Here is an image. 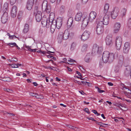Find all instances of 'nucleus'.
<instances>
[{"label":"nucleus","mask_w":131,"mask_h":131,"mask_svg":"<svg viewBox=\"0 0 131 131\" xmlns=\"http://www.w3.org/2000/svg\"><path fill=\"white\" fill-rule=\"evenodd\" d=\"M113 53H111L108 51H104L102 55V59L104 62L106 63L109 61L112 62L113 60L114 56Z\"/></svg>","instance_id":"obj_1"},{"label":"nucleus","mask_w":131,"mask_h":131,"mask_svg":"<svg viewBox=\"0 0 131 131\" xmlns=\"http://www.w3.org/2000/svg\"><path fill=\"white\" fill-rule=\"evenodd\" d=\"M102 51V47H99V46L96 44H94L92 49V53H97L100 54Z\"/></svg>","instance_id":"obj_2"},{"label":"nucleus","mask_w":131,"mask_h":131,"mask_svg":"<svg viewBox=\"0 0 131 131\" xmlns=\"http://www.w3.org/2000/svg\"><path fill=\"white\" fill-rule=\"evenodd\" d=\"M122 43V40L121 37L119 36L117 37L116 41V46L118 50L120 49Z\"/></svg>","instance_id":"obj_3"},{"label":"nucleus","mask_w":131,"mask_h":131,"mask_svg":"<svg viewBox=\"0 0 131 131\" xmlns=\"http://www.w3.org/2000/svg\"><path fill=\"white\" fill-rule=\"evenodd\" d=\"M8 15L7 13L5 11L4 12L1 17V21L2 23L5 24L8 20Z\"/></svg>","instance_id":"obj_4"},{"label":"nucleus","mask_w":131,"mask_h":131,"mask_svg":"<svg viewBox=\"0 0 131 131\" xmlns=\"http://www.w3.org/2000/svg\"><path fill=\"white\" fill-rule=\"evenodd\" d=\"M110 17L109 15L105 14L103 17H102L100 18L102 20V21L104 25H107L108 24L110 20Z\"/></svg>","instance_id":"obj_5"},{"label":"nucleus","mask_w":131,"mask_h":131,"mask_svg":"<svg viewBox=\"0 0 131 131\" xmlns=\"http://www.w3.org/2000/svg\"><path fill=\"white\" fill-rule=\"evenodd\" d=\"M119 9L117 7H115L113 11L111 13V17L112 18H116L118 15Z\"/></svg>","instance_id":"obj_6"},{"label":"nucleus","mask_w":131,"mask_h":131,"mask_svg":"<svg viewBox=\"0 0 131 131\" xmlns=\"http://www.w3.org/2000/svg\"><path fill=\"white\" fill-rule=\"evenodd\" d=\"M90 32L88 31H85L82 35L81 39L83 41L87 40L90 37Z\"/></svg>","instance_id":"obj_7"},{"label":"nucleus","mask_w":131,"mask_h":131,"mask_svg":"<svg viewBox=\"0 0 131 131\" xmlns=\"http://www.w3.org/2000/svg\"><path fill=\"white\" fill-rule=\"evenodd\" d=\"M17 10V7L15 5L13 6L11 11V15L12 17L14 18L16 17Z\"/></svg>","instance_id":"obj_8"},{"label":"nucleus","mask_w":131,"mask_h":131,"mask_svg":"<svg viewBox=\"0 0 131 131\" xmlns=\"http://www.w3.org/2000/svg\"><path fill=\"white\" fill-rule=\"evenodd\" d=\"M96 13L94 11H92L90 14L89 17V21L90 22H92L96 18Z\"/></svg>","instance_id":"obj_9"},{"label":"nucleus","mask_w":131,"mask_h":131,"mask_svg":"<svg viewBox=\"0 0 131 131\" xmlns=\"http://www.w3.org/2000/svg\"><path fill=\"white\" fill-rule=\"evenodd\" d=\"M62 19L61 17L57 18V20H56L55 24L57 28H60L62 25Z\"/></svg>","instance_id":"obj_10"},{"label":"nucleus","mask_w":131,"mask_h":131,"mask_svg":"<svg viewBox=\"0 0 131 131\" xmlns=\"http://www.w3.org/2000/svg\"><path fill=\"white\" fill-rule=\"evenodd\" d=\"M42 13L40 11L38 10L35 15L36 19L37 22H40L42 18Z\"/></svg>","instance_id":"obj_11"},{"label":"nucleus","mask_w":131,"mask_h":131,"mask_svg":"<svg viewBox=\"0 0 131 131\" xmlns=\"http://www.w3.org/2000/svg\"><path fill=\"white\" fill-rule=\"evenodd\" d=\"M130 43L128 42H126L124 44L123 48V52L125 53H127L130 48Z\"/></svg>","instance_id":"obj_12"},{"label":"nucleus","mask_w":131,"mask_h":131,"mask_svg":"<svg viewBox=\"0 0 131 131\" xmlns=\"http://www.w3.org/2000/svg\"><path fill=\"white\" fill-rule=\"evenodd\" d=\"M34 0H28L26 5V7L28 10H30L34 4Z\"/></svg>","instance_id":"obj_13"},{"label":"nucleus","mask_w":131,"mask_h":131,"mask_svg":"<svg viewBox=\"0 0 131 131\" xmlns=\"http://www.w3.org/2000/svg\"><path fill=\"white\" fill-rule=\"evenodd\" d=\"M121 27V24L119 23H117L114 25V31L115 33H117L119 31Z\"/></svg>","instance_id":"obj_14"},{"label":"nucleus","mask_w":131,"mask_h":131,"mask_svg":"<svg viewBox=\"0 0 131 131\" xmlns=\"http://www.w3.org/2000/svg\"><path fill=\"white\" fill-rule=\"evenodd\" d=\"M112 38L107 36L106 38L105 41L106 45L108 46L111 45L113 42L112 41Z\"/></svg>","instance_id":"obj_15"},{"label":"nucleus","mask_w":131,"mask_h":131,"mask_svg":"<svg viewBox=\"0 0 131 131\" xmlns=\"http://www.w3.org/2000/svg\"><path fill=\"white\" fill-rule=\"evenodd\" d=\"M82 14L81 12H79L76 14L75 18V20L77 21H79L81 20L82 17Z\"/></svg>","instance_id":"obj_16"},{"label":"nucleus","mask_w":131,"mask_h":131,"mask_svg":"<svg viewBox=\"0 0 131 131\" xmlns=\"http://www.w3.org/2000/svg\"><path fill=\"white\" fill-rule=\"evenodd\" d=\"M89 21L88 17L85 18L82 21V27L83 28L86 27L88 25Z\"/></svg>","instance_id":"obj_17"},{"label":"nucleus","mask_w":131,"mask_h":131,"mask_svg":"<svg viewBox=\"0 0 131 131\" xmlns=\"http://www.w3.org/2000/svg\"><path fill=\"white\" fill-rule=\"evenodd\" d=\"M70 33L67 30H65L64 33L62 32V36L63 40H66L67 39L69 36Z\"/></svg>","instance_id":"obj_18"},{"label":"nucleus","mask_w":131,"mask_h":131,"mask_svg":"<svg viewBox=\"0 0 131 131\" xmlns=\"http://www.w3.org/2000/svg\"><path fill=\"white\" fill-rule=\"evenodd\" d=\"M53 23H52L51 25L50 26V29L51 31L52 32H53L56 29V26L55 24L56 23V20H53Z\"/></svg>","instance_id":"obj_19"},{"label":"nucleus","mask_w":131,"mask_h":131,"mask_svg":"<svg viewBox=\"0 0 131 131\" xmlns=\"http://www.w3.org/2000/svg\"><path fill=\"white\" fill-rule=\"evenodd\" d=\"M96 31L97 34L98 35H100L102 34L104 31V27H96Z\"/></svg>","instance_id":"obj_20"},{"label":"nucleus","mask_w":131,"mask_h":131,"mask_svg":"<svg viewBox=\"0 0 131 131\" xmlns=\"http://www.w3.org/2000/svg\"><path fill=\"white\" fill-rule=\"evenodd\" d=\"M73 22V19L72 17H70L68 19L67 22V26L69 27H70L71 26Z\"/></svg>","instance_id":"obj_21"},{"label":"nucleus","mask_w":131,"mask_h":131,"mask_svg":"<svg viewBox=\"0 0 131 131\" xmlns=\"http://www.w3.org/2000/svg\"><path fill=\"white\" fill-rule=\"evenodd\" d=\"M51 15H50L49 17V18L47 22V24H46V27L47 28H49V27H50V25H51V24H52V23H53V20H52V19H51V21H50V19L51 18Z\"/></svg>","instance_id":"obj_22"},{"label":"nucleus","mask_w":131,"mask_h":131,"mask_svg":"<svg viewBox=\"0 0 131 131\" xmlns=\"http://www.w3.org/2000/svg\"><path fill=\"white\" fill-rule=\"evenodd\" d=\"M62 34V32H60L58 34L57 38V39L59 43H60L62 42V39H63Z\"/></svg>","instance_id":"obj_23"},{"label":"nucleus","mask_w":131,"mask_h":131,"mask_svg":"<svg viewBox=\"0 0 131 131\" xmlns=\"http://www.w3.org/2000/svg\"><path fill=\"white\" fill-rule=\"evenodd\" d=\"M121 86L122 87V89L124 90L125 89H127L128 90V92H125V94L126 93H129L131 94V90L129 89L128 88V86H125L124 84H122Z\"/></svg>","instance_id":"obj_24"},{"label":"nucleus","mask_w":131,"mask_h":131,"mask_svg":"<svg viewBox=\"0 0 131 131\" xmlns=\"http://www.w3.org/2000/svg\"><path fill=\"white\" fill-rule=\"evenodd\" d=\"M48 20L47 18L43 17L41 19V24L43 26H46L47 22L48 21Z\"/></svg>","instance_id":"obj_25"},{"label":"nucleus","mask_w":131,"mask_h":131,"mask_svg":"<svg viewBox=\"0 0 131 131\" xmlns=\"http://www.w3.org/2000/svg\"><path fill=\"white\" fill-rule=\"evenodd\" d=\"M109 7V5L108 4H105L104 8V13L105 14L107 12Z\"/></svg>","instance_id":"obj_26"},{"label":"nucleus","mask_w":131,"mask_h":131,"mask_svg":"<svg viewBox=\"0 0 131 131\" xmlns=\"http://www.w3.org/2000/svg\"><path fill=\"white\" fill-rule=\"evenodd\" d=\"M29 30V26L28 24H26L23 30V32L25 33H27Z\"/></svg>","instance_id":"obj_27"},{"label":"nucleus","mask_w":131,"mask_h":131,"mask_svg":"<svg viewBox=\"0 0 131 131\" xmlns=\"http://www.w3.org/2000/svg\"><path fill=\"white\" fill-rule=\"evenodd\" d=\"M100 21L97 24L96 27H104L103 25H104L102 21V20L100 18L99 19Z\"/></svg>","instance_id":"obj_28"},{"label":"nucleus","mask_w":131,"mask_h":131,"mask_svg":"<svg viewBox=\"0 0 131 131\" xmlns=\"http://www.w3.org/2000/svg\"><path fill=\"white\" fill-rule=\"evenodd\" d=\"M3 78V80H2L4 81L11 82L12 81V79L9 77H4Z\"/></svg>","instance_id":"obj_29"},{"label":"nucleus","mask_w":131,"mask_h":131,"mask_svg":"<svg viewBox=\"0 0 131 131\" xmlns=\"http://www.w3.org/2000/svg\"><path fill=\"white\" fill-rule=\"evenodd\" d=\"M37 52H41L43 54H51L50 53H53L54 52H52V51H41V50H38L37 51Z\"/></svg>","instance_id":"obj_30"},{"label":"nucleus","mask_w":131,"mask_h":131,"mask_svg":"<svg viewBox=\"0 0 131 131\" xmlns=\"http://www.w3.org/2000/svg\"><path fill=\"white\" fill-rule=\"evenodd\" d=\"M51 7L50 5H48L46 7L45 9V11L48 13H49L51 10Z\"/></svg>","instance_id":"obj_31"},{"label":"nucleus","mask_w":131,"mask_h":131,"mask_svg":"<svg viewBox=\"0 0 131 131\" xmlns=\"http://www.w3.org/2000/svg\"><path fill=\"white\" fill-rule=\"evenodd\" d=\"M88 47V45L86 44H84L83 45L82 48V51L83 52L86 51L87 50Z\"/></svg>","instance_id":"obj_32"},{"label":"nucleus","mask_w":131,"mask_h":131,"mask_svg":"<svg viewBox=\"0 0 131 131\" xmlns=\"http://www.w3.org/2000/svg\"><path fill=\"white\" fill-rule=\"evenodd\" d=\"M49 5L48 4L46 0H45L43 1L42 4V7L43 8V7H47V6Z\"/></svg>","instance_id":"obj_33"},{"label":"nucleus","mask_w":131,"mask_h":131,"mask_svg":"<svg viewBox=\"0 0 131 131\" xmlns=\"http://www.w3.org/2000/svg\"><path fill=\"white\" fill-rule=\"evenodd\" d=\"M85 61L87 62H89L91 60V59L89 56H85L84 59Z\"/></svg>","instance_id":"obj_34"},{"label":"nucleus","mask_w":131,"mask_h":131,"mask_svg":"<svg viewBox=\"0 0 131 131\" xmlns=\"http://www.w3.org/2000/svg\"><path fill=\"white\" fill-rule=\"evenodd\" d=\"M76 46V45L75 43H72L71 46L70 48L71 50L72 51L74 50Z\"/></svg>","instance_id":"obj_35"},{"label":"nucleus","mask_w":131,"mask_h":131,"mask_svg":"<svg viewBox=\"0 0 131 131\" xmlns=\"http://www.w3.org/2000/svg\"><path fill=\"white\" fill-rule=\"evenodd\" d=\"M65 10V7L64 6L62 5L60 8V10L61 12L63 13L64 12Z\"/></svg>","instance_id":"obj_36"},{"label":"nucleus","mask_w":131,"mask_h":131,"mask_svg":"<svg viewBox=\"0 0 131 131\" xmlns=\"http://www.w3.org/2000/svg\"><path fill=\"white\" fill-rule=\"evenodd\" d=\"M130 71L126 69L125 71V74L126 76H129L130 74Z\"/></svg>","instance_id":"obj_37"},{"label":"nucleus","mask_w":131,"mask_h":131,"mask_svg":"<svg viewBox=\"0 0 131 131\" xmlns=\"http://www.w3.org/2000/svg\"><path fill=\"white\" fill-rule=\"evenodd\" d=\"M8 45H14V46L16 47L19 50L20 49V48L16 44V43L15 42H14L13 43H8Z\"/></svg>","instance_id":"obj_38"},{"label":"nucleus","mask_w":131,"mask_h":131,"mask_svg":"<svg viewBox=\"0 0 131 131\" xmlns=\"http://www.w3.org/2000/svg\"><path fill=\"white\" fill-rule=\"evenodd\" d=\"M128 26L130 29H131V18H130L128 20Z\"/></svg>","instance_id":"obj_39"},{"label":"nucleus","mask_w":131,"mask_h":131,"mask_svg":"<svg viewBox=\"0 0 131 131\" xmlns=\"http://www.w3.org/2000/svg\"><path fill=\"white\" fill-rule=\"evenodd\" d=\"M78 28L76 26H73L71 28L72 31H76L77 30Z\"/></svg>","instance_id":"obj_40"},{"label":"nucleus","mask_w":131,"mask_h":131,"mask_svg":"<svg viewBox=\"0 0 131 131\" xmlns=\"http://www.w3.org/2000/svg\"><path fill=\"white\" fill-rule=\"evenodd\" d=\"M126 11L127 10L125 8H124L122 9V12L123 16H124L125 15Z\"/></svg>","instance_id":"obj_41"},{"label":"nucleus","mask_w":131,"mask_h":131,"mask_svg":"<svg viewBox=\"0 0 131 131\" xmlns=\"http://www.w3.org/2000/svg\"><path fill=\"white\" fill-rule=\"evenodd\" d=\"M96 124L100 125V127H106L105 126H104V124L102 123L101 122H96Z\"/></svg>","instance_id":"obj_42"},{"label":"nucleus","mask_w":131,"mask_h":131,"mask_svg":"<svg viewBox=\"0 0 131 131\" xmlns=\"http://www.w3.org/2000/svg\"><path fill=\"white\" fill-rule=\"evenodd\" d=\"M114 105L115 106H117L118 107L120 108L121 109H122L120 107V106H121V107H123V106L122 105V104L121 103H115L114 104Z\"/></svg>","instance_id":"obj_43"},{"label":"nucleus","mask_w":131,"mask_h":131,"mask_svg":"<svg viewBox=\"0 0 131 131\" xmlns=\"http://www.w3.org/2000/svg\"><path fill=\"white\" fill-rule=\"evenodd\" d=\"M9 65H10L12 67L14 68H18V65H17V64H9Z\"/></svg>","instance_id":"obj_44"},{"label":"nucleus","mask_w":131,"mask_h":131,"mask_svg":"<svg viewBox=\"0 0 131 131\" xmlns=\"http://www.w3.org/2000/svg\"><path fill=\"white\" fill-rule=\"evenodd\" d=\"M47 69H52L56 71H57V70L56 69H57V68H55L53 67H47V68H46Z\"/></svg>","instance_id":"obj_45"},{"label":"nucleus","mask_w":131,"mask_h":131,"mask_svg":"<svg viewBox=\"0 0 131 131\" xmlns=\"http://www.w3.org/2000/svg\"><path fill=\"white\" fill-rule=\"evenodd\" d=\"M17 0H10V3L11 5H13L16 2Z\"/></svg>","instance_id":"obj_46"},{"label":"nucleus","mask_w":131,"mask_h":131,"mask_svg":"<svg viewBox=\"0 0 131 131\" xmlns=\"http://www.w3.org/2000/svg\"><path fill=\"white\" fill-rule=\"evenodd\" d=\"M67 127L69 128L72 129H74L75 127L72 126L70 125H67Z\"/></svg>","instance_id":"obj_47"},{"label":"nucleus","mask_w":131,"mask_h":131,"mask_svg":"<svg viewBox=\"0 0 131 131\" xmlns=\"http://www.w3.org/2000/svg\"><path fill=\"white\" fill-rule=\"evenodd\" d=\"M113 55L114 57H113V60L115 58L117 57L118 56V53L116 52H115L114 54L113 53Z\"/></svg>","instance_id":"obj_48"},{"label":"nucleus","mask_w":131,"mask_h":131,"mask_svg":"<svg viewBox=\"0 0 131 131\" xmlns=\"http://www.w3.org/2000/svg\"><path fill=\"white\" fill-rule=\"evenodd\" d=\"M87 118L88 119L90 120H91L92 121L95 122H97V121L96 120H95L93 118L90 117H87Z\"/></svg>","instance_id":"obj_49"},{"label":"nucleus","mask_w":131,"mask_h":131,"mask_svg":"<svg viewBox=\"0 0 131 131\" xmlns=\"http://www.w3.org/2000/svg\"><path fill=\"white\" fill-rule=\"evenodd\" d=\"M54 52L53 53H52L53 54H54V52ZM51 53H50L51 54H49L50 55H47V57L48 58H52V56H51V55H53V54H51Z\"/></svg>","instance_id":"obj_50"},{"label":"nucleus","mask_w":131,"mask_h":131,"mask_svg":"<svg viewBox=\"0 0 131 131\" xmlns=\"http://www.w3.org/2000/svg\"><path fill=\"white\" fill-rule=\"evenodd\" d=\"M18 61V59L15 58H13L12 59V61H13L15 62H17Z\"/></svg>","instance_id":"obj_51"},{"label":"nucleus","mask_w":131,"mask_h":131,"mask_svg":"<svg viewBox=\"0 0 131 131\" xmlns=\"http://www.w3.org/2000/svg\"><path fill=\"white\" fill-rule=\"evenodd\" d=\"M7 92H9V93H12L13 92V90L11 89H7Z\"/></svg>","instance_id":"obj_52"},{"label":"nucleus","mask_w":131,"mask_h":131,"mask_svg":"<svg viewBox=\"0 0 131 131\" xmlns=\"http://www.w3.org/2000/svg\"><path fill=\"white\" fill-rule=\"evenodd\" d=\"M68 61L69 62H75V61L74 60L71 59H70V60H69Z\"/></svg>","instance_id":"obj_53"},{"label":"nucleus","mask_w":131,"mask_h":131,"mask_svg":"<svg viewBox=\"0 0 131 131\" xmlns=\"http://www.w3.org/2000/svg\"><path fill=\"white\" fill-rule=\"evenodd\" d=\"M88 1V0H82V2L83 4H85Z\"/></svg>","instance_id":"obj_54"},{"label":"nucleus","mask_w":131,"mask_h":131,"mask_svg":"<svg viewBox=\"0 0 131 131\" xmlns=\"http://www.w3.org/2000/svg\"><path fill=\"white\" fill-rule=\"evenodd\" d=\"M98 91L100 93H101L105 92L104 91L101 90L100 89H98Z\"/></svg>","instance_id":"obj_55"},{"label":"nucleus","mask_w":131,"mask_h":131,"mask_svg":"<svg viewBox=\"0 0 131 131\" xmlns=\"http://www.w3.org/2000/svg\"><path fill=\"white\" fill-rule=\"evenodd\" d=\"M75 130L77 131H78L80 130V129L79 128H77L75 127L74 128V129Z\"/></svg>","instance_id":"obj_56"},{"label":"nucleus","mask_w":131,"mask_h":131,"mask_svg":"<svg viewBox=\"0 0 131 131\" xmlns=\"http://www.w3.org/2000/svg\"><path fill=\"white\" fill-rule=\"evenodd\" d=\"M75 82L76 83H78V84H79L81 85H82L80 83V82L79 81H78L75 80Z\"/></svg>","instance_id":"obj_57"},{"label":"nucleus","mask_w":131,"mask_h":131,"mask_svg":"<svg viewBox=\"0 0 131 131\" xmlns=\"http://www.w3.org/2000/svg\"><path fill=\"white\" fill-rule=\"evenodd\" d=\"M14 36H15V37H16V36H15L14 35H12L11 36L10 35V36L9 37V38H10V39H13V37Z\"/></svg>","instance_id":"obj_58"},{"label":"nucleus","mask_w":131,"mask_h":131,"mask_svg":"<svg viewBox=\"0 0 131 131\" xmlns=\"http://www.w3.org/2000/svg\"><path fill=\"white\" fill-rule=\"evenodd\" d=\"M119 60H121L120 61H121L122 62L123 61V57L122 56H120L119 58Z\"/></svg>","instance_id":"obj_59"},{"label":"nucleus","mask_w":131,"mask_h":131,"mask_svg":"<svg viewBox=\"0 0 131 131\" xmlns=\"http://www.w3.org/2000/svg\"><path fill=\"white\" fill-rule=\"evenodd\" d=\"M27 48L29 51L32 52V49H31L30 47H27Z\"/></svg>","instance_id":"obj_60"},{"label":"nucleus","mask_w":131,"mask_h":131,"mask_svg":"<svg viewBox=\"0 0 131 131\" xmlns=\"http://www.w3.org/2000/svg\"><path fill=\"white\" fill-rule=\"evenodd\" d=\"M99 129L101 131H105V130L104 128L100 127H99Z\"/></svg>","instance_id":"obj_61"},{"label":"nucleus","mask_w":131,"mask_h":131,"mask_svg":"<svg viewBox=\"0 0 131 131\" xmlns=\"http://www.w3.org/2000/svg\"><path fill=\"white\" fill-rule=\"evenodd\" d=\"M92 111L93 113L95 114H96L97 113V112L96 110H92Z\"/></svg>","instance_id":"obj_62"},{"label":"nucleus","mask_w":131,"mask_h":131,"mask_svg":"<svg viewBox=\"0 0 131 131\" xmlns=\"http://www.w3.org/2000/svg\"><path fill=\"white\" fill-rule=\"evenodd\" d=\"M108 84L110 85L111 86H112L113 85V84L111 82H108Z\"/></svg>","instance_id":"obj_63"},{"label":"nucleus","mask_w":131,"mask_h":131,"mask_svg":"<svg viewBox=\"0 0 131 131\" xmlns=\"http://www.w3.org/2000/svg\"><path fill=\"white\" fill-rule=\"evenodd\" d=\"M77 74H78L79 76H80L81 77H82V76L81 75V74L80 72H78V71H77Z\"/></svg>","instance_id":"obj_64"}]
</instances>
